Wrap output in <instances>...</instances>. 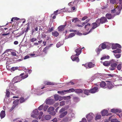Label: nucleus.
<instances>
[{"label": "nucleus", "mask_w": 122, "mask_h": 122, "mask_svg": "<svg viewBox=\"0 0 122 122\" xmlns=\"http://www.w3.org/2000/svg\"><path fill=\"white\" fill-rule=\"evenodd\" d=\"M113 76V74H95L94 76L92 77V80H93L96 78L102 79V80H105L106 78L108 77V76Z\"/></svg>", "instance_id": "1"}, {"label": "nucleus", "mask_w": 122, "mask_h": 122, "mask_svg": "<svg viewBox=\"0 0 122 122\" xmlns=\"http://www.w3.org/2000/svg\"><path fill=\"white\" fill-rule=\"evenodd\" d=\"M28 76L27 74H26L25 76H23L21 77L19 76H17L14 77L12 80V83H15L20 82L22 79H24Z\"/></svg>", "instance_id": "2"}, {"label": "nucleus", "mask_w": 122, "mask_h": 122, "mask_svg": "<svg viewBox=\"0 0 122 122\" xmlns=\"http://www.w3.org/2000/svg\"><path fill=\"white\" fill-rule=\"evenodd\" d=\"M110 66L109 70L111 71L114 70L116 68L117 65V62L115 60L112 59L111 60Z\"/></svg>", "instance_id": "3"}, {"label": "nucleus", "mask_w": 122, "mask_h": 122, "mask_svg": "<svg viewBox=\"0 0 122 122\" xmlns=\"http://www.w3.org/2000/svg\"><path fill=\"white\" fill-rule=\"evenodd\" d=\"M107 20L106 17H102L100 19H98L97 20V23H100L103 24L105 22H107Z\"/></svg>", "instance_id": "4"}, {"label": "nucleus", "mask_w": 122, "mask_h": 122, "mask_svg": "<svg viewBox=\"0 0 122 122\" xmlns=\"http://www.w3.org/2000/svg\"><path fill=\"white\" fill-rule=\"evenodd\" d=\"M100 24L98 23H97V21L96 22L93 23L92 24V28L90 29V30L88 32H87L86 34H88L90 32L92 31L93 30L97 28V27L99 26Z\"/></svg>", "instance_id": "5"}, {"label": "nucleus", "mask_w": 122, "mask_h": 122, "mask_svg": "<svg viewBox=\"0 0 122 122\" xmlns=\"http://www.w3.org/2000/svg\"><path fill=\"white\" fill-rule=\"evenodd\" d=\"M39 114V113L38 110L36 109L33 111L31 116L34 118L37 119L38 118L37 116Z\"/></svg>", "instance_id": "6"}, {"label": "nucleus", "mask_w": 122, "mask_h": 122, "mask_svg": "<svg viewBox=\"0 0 122 122\" xmlns=\"http://www.w3.org/2000/svg\"><path fill=\"white\" fill-rule=\"evenodd\" d=\"M94 116V114L92 112H91L89 113L86 116V117L87 119L88 122H91V121L93 118Z\"/></svg>", "instance_id": "7"}, {"label": "nucleus", "mask_w": 122, "mask_h": 122, "mask_svg": "<svg viewBox=\"0 0 122 122\" xmlns=\"http://www.w3.org/2000/svg\"><path fill=\"white\" fill-rule=\"evenodd\" d=\"M82 66H84L87 68H91L94 66L95 65L92 62H89L88 63L85 64H83Z\"/></svg>", "instance_id": "8"}, {"label": "nucleus", "mask_w": 122, "mask_h": 122, "mask_svg": "<svg viewBox=\"0 0 122 122\" xmlns=\"http://www.w3.org/2000/svg\"><path fill=\"white\" fill-rule=\"evenodd\" d=\"M55 101H57L59 100L60 101L63 99V97L57 94H56L54 96Z\"/></svg>", "instance_id": "9"}, {"label": "nucleus", "mask_w": 122, "mask_h": 122, "mask_svg": "<svg viewBox=\"0 0 122 122\" xmlns=\"http://www.w3.org/2000/svg\"><path fill=\"white\" fill-rule=\"evenodd\" d=\"M45 102L47 104H52L54 103V101L53 99H49L46 100Z\"/></svg>", "instance_id": "10"}, {"label": "nucleus", "mask_w": 122, "mask_h": 122, "mask_svg": "<svg viewBox=\"0 0 122 122\" xmlns=\"http://www.w3.org/2000/svg\"><path fill=\"white\" fill-rule=\"evenodd\" d=\"M117 48H121V46L119 44L117 43L112 44V49H115Z\"/></svg>", "instance_id": "11"}, {"label": "nucleus", "mask_w": 122, "mask_h": 122, "mask_svg": "<svg viewBox=\"0 0 122 122\" xmlns=\"http://www.w3.org/2000/svg\"><path fill=\"white\" fill-rule=\"evenodd\" d=\"M13 84V83H10L9 85V88L11 90L15 91L17 90V88L16 87L14 86Z\"/></svg>", "instance_id": "12"}, {"label": "nucleus", "mask_w": 122, "mask_h": 122, "mask_svg": "<svg viewBox=\"0 0 122 122\" xmlns=\"http://www.w3.org/2000/svg\"><path fill=\"white\" fill-rule=\"evenodd\" d=\"M75 51L76 53L75 55L76 56H78L81 52V49L79 47L77 48L75 50Z\"/></svg>", "instance_id": "13"}, {"label": "nucleus", "mask_w": 122, "mask_h": 122, "mask_svg": "<svg viewBox=\"0 0 122 122\" xmlns=\"http://www.w3.org/2000/svg\"><path fill=\"white\" fill-rule=\"evenodd\" d=\"M44 118L46 120H48L50 119L51 118V116L49 115H43L42 117L41 120L43 121V118Z\"/></svg>", "instance_id": "14"}, {"label": "nucleus", "mask_w": 122, "mask_h": 122, "mask_svg": "<svg viewBox=\"0 0 122 122\" xmlns=\"http://www.w3.org/2000/svg\"><path fill=\"white\" fill-rule=\"evenodd\" d=\"M98 88L97 87L91 89L90 90V92L92 93H94L97 92L98 91Z\"/></svg>", "instance_id": "15"}, {"label": "nucleus", "mask_w": 122, "mask_h": 122, "mask_svg": "<svg viewBox=\"0 0 122 122\" xmlns=\"http://www.w3.org/2000/svg\"><path fill=\"white\" fill-rule=\"evenodd\" d=\"M111 112L115 113H116L117 112H122V110L121 109H112L111 110Z\"/></svg>", "instance_id": "16"}, {"label": "nucleus", "mask_w": 122, "mask_h": 122, "mask_svg": "<svg viewBox=\"0 0 122 122\" xmlns=\"http://www.w3.org/2000/svg\"><path fill=\"white\" fill-rule=\"evenodd\" d=\"M71 58L73 61H75L77 62H78L79 61V59L78 57H76L75 55H72L71 57Z\"/></svg>", "instance_id": "17"}, {"label": "nucleus", "mask_w": 122, "mask_h": 122, "mask_svg": "<svg viewBox=\"0 0 122 122\" xmlns=\"http://www.w3.org/2000/svg\"><path fill=\"white\" fill-rule=\"evenodd\" d=\"M115 15V14L114 15H112L111 14L107 13L106 14V16L108 19H110L113 18Z\"/></svg>", "instance_id": "18"}, {"label": "nucleus", "mask_w": 122, "mask_h": 122, "mask_svg": "<svg viewBox=\"0 0 122 122\" xmlns=\"http://www.w3.org/2000/svg\"><path fill=\"white\" fill-rule=\"evenodd\" d=\"M78 0H74V2H70L68 4V5L70 6L75 5L78 3Z\"/></svg>", "instance_id": "19"}, {"label": "nucleus", "mask_w": 122, "mask_h": 122, "mask_svg": "<svg viewBox=\"0 0 122 122\" xmlns=\"http://www.w3.org/2000/svg\"><path fill=\"white\" fill-rule=\"evenodd\" d=\"M113 83L111 82L108 83L107 85V87L109 89H111L114 86Z\"/></svg>", "instance_id": "20"}, {"label": "nucleus", "mask_w": 122, "mask_h": 122, "mask_svg": "<svg viewBox=\"0 0 122 122\" xmlns=\"http://www.w3.org/2000/svg\"><path fill=\"white\" fill-rule=\"evenodd\" d=\"M102 115V116H104L107 114L108 111L107 110L104 109L101 112Z\"/></svg>", "instance_id": "21"}, {"label": "nucleus", "mask_w": 122, "mask_h": 122, "mask_svg": "<svg viewBox=\"0 0 122 122\" xmlns=\"http://www.w3.org/2000/svg\"><path fill=\"white\" fill-rule=\"evenodd\" d=\"M75 33H71L69 34L68 36H66L65 39H67L68 38H71L74 36L75 35Z\"/></svg>", "instance_id": "22"}, {"label": "nucleus", "mask_w": 122, "mask_h": 122, "mask_svg": "<svg viewBox=\"0 0 122 122\" xmlns=\"http://www.w3.org/2000/svg\"><path fill=\"white\" fill-rule=\"evenodd\" d=\"M0 116L1 119H2L4 118L5 116V111H2L0 113Z\"/></svg>", "instance_id": "23"}, {"label": "nucleus", "mask_w": 122, "mask_h": 122, "mask_svg": "<svg viewBox=\"0 0 122 122\" xmlns=\"http://www.w3.org/2000/svg\"><path fill=\"white\" fill-rule=\"evenodd\" d=\"M100 86L102 88H106V83L104 81H102L100 83Z\"/></svg>", "instance_id": "24"}, {"label": "nucleus", "mask_w": 122, "mask_h": 122, "mask_svg": "<svg viewBox=\"0 0 122 122\" xmlns=\"http://www.w3.org/2000/svg\"><path fill=\"white\" fill-rule=\"evenodd\" d=\"M66 25H62L59 26L58 28L59 31H63L65 27L66 26Z\"/></svg>", "instance_id": "25"}, {"label": "nucleus", "mask_w": 122, "mask_h": 122, "mask_svg": "<svg viewBox=\"0 0 122 122\" xmlns=\"http://www.w3.org/2000/svg\"><path fill=\"white\" fill-rule=\"evenodd\" d=\"M57 93L61 95H64L67 93L66 90L64 91H58L57 92Z\"/></svg>", "instance_id": "26"}, {"label": "nucleus", "mask_w": 122, "mask_h": 122, "mask_svg": "<svg viewBox=\"0 0 122 122\" xmlns=\"http://www.w3.org/2000/svg\"><path fill=\"white\" fill-rule=\"evenodd\" d=\"M83 92H84L85 94L87 95H89V93H90V90H88L86 89H83Z\"/></svg>", "instance_id": "27"}, {"label": "nucleus", "mask_w": 122, "mask_h": 122, "mask_svg": "<svg viewBox=\"0 0 122 122\" xmlns=\"http://www.w3.org/2000/svg\"><path fill=\"white\" fill-rule=\"evenodd\" d=\"M45 84L47 85H49L51 86H53L54 85V83L53 82H51L49 81H45L44 82Z\"/></svg>", "instance_id": "28"}, {"label": "nucleus", "mask_w": 122, "mask_h": 122, "mask_svg": "<svg viewBox=\"0 0 122 122\" xmlns=\"http://www.w3.org/2000/svg\"><path fill=\"white\" fill-rule=\"evenodd\" d=\"M83 92V90L81 89H75V92L78 94H80Z\"/></svg>", "instance_id": "29"}, {"label": "nucleus", "mask_w": 122, "mask_h": 122, "mask_svg": "<svg viewBox=\"0 0 122 122\" xmlns=\"http://www.w3.org/2000/svg\"><path fill=\"white\" fill-rule=\"evenodd\" d=\"M111 60L109 61H106L103 63V65L106 66H109L111 63Z\"/></svg>", "instance_id": "30"}, {"label": "nucleus", "mask_w": 122, "mask_h": 122, "mask_svg": "<svg viewBox=\"0 0 122 122\" xmlns=\"http://www.w3.org/2000/svg\"><path fill=\"white\" fill-rule=\"evenodd\" d=\"M28 98V97L25 98V99L23 97H21L19 99L20 102V103H22L25 102Z\"/></svg>", "instance_id": "31"}, {"label": "nucleus", "mask_w": 122, "mask_h": 122, "mask_svg": "<svg viewBox=\"0 0 122 122\" xmlns=\"http://www.w3.org/2000/svg\"><path fill=\"white\" fill-rule=\"evenodd\" d=\"M67 113V111H65L62 113L59 116V117L61 118H63L66 115Z\"/></svg>", "instance_id": "32"}, {"label": "nucleus", "mask_w": 122, "mask_h": 122, "mask_svg": "<svg viewBox=\"0 0 122 122\" xmlns=\"http://www.w3.org/2000/svg\"><path fill=\"white\" fill-rule=\"evenodd\" d=\"M59 34V33L56 31H55L52 32V35L56 37H57Z\"/></svg>", "instance_id": "33"}, {"label": "nucleus", "mask_w": 122, "mask_h": 122, "mask_svg": "<svg viewBox=\"0 0 122 122\" xmlns=\"http://www.w3.org/2000/svg\"><path fill=\"white\" fill-rule=\"evenodd\" d=\"M111 11V12L113 13H114L115 12H116L117 14L116 15H117L118 14H117L118 13V9L117 8H116V9H113Z\"/></svg>", "instance_id": "34"}, {"label": "nucleus", "mask_w": 122, "mask_h": 122, "mask_svg": "<svg viewBox=\"0 0 122 122\" xmlns=\"http://www.w3.org/2000/svg\"><path fill=\"white\" fill-rule=\"evenodd\" d=\"M101 117V116L100 115L97 114L96 116L95 119L96 120H99Z\"/></svg>", "instance_id": "35"}, {"label": "nucleus", "mask_w": 122, "mask_h": 122, "mask_svg": "<svg viewBox=\"0 0 122 122\" xmlns=\"http://www.w3.org/2000/svg\"><path fill=\"white\" fill-rule=\"evenodd\" d=\"M107 44H108V43H106L102 44L101 46L102 48L103 49H104L106 48V46H107Z\"/></svg>", "instance_id": "36"}, {"label": "nucleus", "mask_w": 122, "mask_h": 122, "mask_svg": "<svg viewBox=\"0 0 122 122\" xmlns=\"http://www.w3.org/2000/svg\"><path fill=\"white\" fill-rule=\"evenodd\" d=\"M63 42L62 41L59 42L56 45V46L58 48L61 45H63Z\"/></svg>", "instance_id": "37"}, {"label": "nucleus", "mask_w": 122, "mask_h": 122, "mask_svg": "<svg viewBox=\"0 0 122 122\" xmlns=\"http://www.w3.org/2000/svg\"><path fill=\"white\" fill-rule=\"evenodd\" d=\"M66 90L67 93L69 92H75V89L73 88H71Z\"/></svg>", "instance_id": "38"}, {"label": "nucleus", "mask_w": 122, "mask_h": 122, "mask_svg": "<svg viewBox=\"0 0 122 122\" xmlns=\"http://www.w3.org/2000/svg\"><path fill=\"white\" fill-rule=\"evenodd\" d=\"M109 58L110 57L108 55L107 56H104L101 58V60H103L105 59H109Z\"/></svg>", "instance_id": "39"}, {"label": "nucleus", "mask_w": 122, "mask_h": 122, "mask_svg": "<svg viewBox=\"0 0 122 122\" xmlns=\"http://www.w3.org/2000/svg\"><path fill=\"white\" fill-rule=\"evenodd\" d=\"M91 25L88 23L85 26V28L87 30H88L89 28L90 27Z\"/></svg>", "instance_id": "40"}, {"label": "nucleus", "mask_w": 122, "mask_h": 122, "mask_svg": "<svg viewBox=\"0 0 122 122\" xmlns=\"http://www.w3.org/2000/svg\"><path fill=\"white\" fill-rule=\"evenodd\" d=\"M70 97L69 96L66 97H65L64 99V100H67V101L69 102L70 103Z\"/></svg>", "instance_id": "41"}, {"label": "nucleus", "mask_w": 122, "mask_h": 122, "mask_svg": "<svg viewBox=\"0 0 122 122\" xmlns=\"http://www.w3.org/2000/svg\"><path fill=\"white\" fill-rule=\"evenodd\" d=\"M113 53H119L121 52V50L120 49L118 48L117 50L113 51Z\"/></svg>", "instance_id": "42"}, {"label": "nucleus", "mask_w": 122, "mask_h": 122, "mask_svg": "<svg viewBox=\"0 0 122 122\" xmlns=\"http://www.w3.org/2000/svg\"><path fill=\"white\" fill-rule=\"evenodd\" d=\"M54 110V108L53 107H50L48 109L47 112H50L51 111H53Z\"/></svg>", "instance_id": "43"}, {"label": "nucleus", "mask_w": 122, "mask_h": 122, "mask_svg": "<svg viewBox=\"0 0 122 122\" xmlns=\"http://www.w3.org/2000/svg\"><path fill=\"white\" fill-rule=\"evenodd\" d=\"M9 90L8 89L6 90V96L8 97H9L10 94V92H9Z\"/></svg>", "instance_id": "44"}, {"label": "nucleus", "mask_w": 122, "mask_h": 122, "mask_svg": "<svg viewBox=\"0 0 122 122\" xmlns=\"http://www.w3.org/2000/svg\"><path fill=\"white\" fill-rule=\"evenodd\" d=\"M19 100L18 99H17L15 101H14L13 102V104H14V105H15V106H16L18 104V103Z\"/></svg>", "instance_id": "45"}, {"label": "nucleus", "mask_w": 122, "mask_h": 122, "mask_svg": "<svg viewBox=\"0 0 122 122\" xmlns=\"http://www.w3.org/2000/svg\"><path fill=\"white\" fill-rule=\"evenodd\" d=\"M43 109L44 111H46L48 108V106L47 105L43 104Z\"/></svg>", "instance_id": "46"}, {"label": "nucleus", "mask_w": 122, "mask_h": 122, "mask_svg": "<svg viewBox=\"0 0 122 122\" xmlns=\"http://www.w3.org/2000/svg\"><path fill=\"white\" fill-rule=\"evenodd\" d=\"M106 43H108V44H107V46H106V48L108 49H110L111 48V46H112V44L108 42H106Z\"/></svg>", "instance_id": "47"}, {"label": "nucleus", "mask_w": 122, "mask_h": 122, "mask_svg": "<svg viewBox=\"0 0 122 122\" xmlns=\"http://www.w3.org/2000/svg\"><path fill=\"white\" fill-rule=\"evenodd\" d=\"M117 8H118V13L117 14H119L120 12L121 9H122V4L121 5V6H119Z\"/></svg>", "instance_id": "48"}, {"label": "nucleus", "mask_w": 122, "mask_h": 122, "mask_svg": "<svg viewBox=\"0 0 122 122\" xmlns=\"http://www.w3.org/2000/svg\"><path fill=\"white\" fill-rule=\"evenodd\" d=\"M64 9V8H63L61 9V10H60L59 9H58L57 10H56V11H54V15H57V13L58 12V11H62Z\"/></svg>", "instance_id": "49"}, {"label": "nucleus", "mask_w": 122, "mask_h": 122, "mask_svg": "<svg viewBox=\"0 0 122 122\" xmlns=\"http://www.w3.org/2000/svg\"><path fill=\"white\" fill-rule=\"evenodd\" d=\"M79 20L76 18H74L72 19V21L74 23H75L78 21Z\"/></svg>", "instance_id": "50"}, {"label": "nucleus", "mask_w": 122, "mask_h": 122, "mask_svg": "<svg viewBox=\"0 0 122 122\" xmlns=\"http://www.w3.org/2000/svg\"><path fill=\"white\" fill-rule=\"evenodd\" d=\"M73 99L75 102H78L80 100L78 98L76 97H73Z\"/></svg>", "instance_id": "51"}, {"label": "nucleus", "mask_w": 122, "mask_h": 122, "mask_svg": "<svg viewBox=\"0 0 122 122\" xmlns=\"http://www.w3.org/2000/svg\"><path fill=\"white\" fill-rule=\"evenodd\" d=\"M110 3L114 4L116 3V0H110Z\"/></svg>", "instance_id": "52"}, {"label": "nucleus", "mask_w": 122, "mask_h": 122, "mask_svg": "<svg viewBox=\"0 0 122 122\" xmlns=\"http://www.w3.org/2000/svg\"><path fill=\"white\" fill-rule=\"evenodd\" d=\"M111 122H120L118 121L117 119H112L111 120Z\"/></svg>", "instance_id": "53"}, {"label": "nucleus", "mask_w": 122, "mask_h": 122, "mask_svg": "<svg viewBox=\"0 0 122 122\" xmlns=\"http://www.w3.org/2000/svg\"><path fill=\"white\" fill-rule=\"evenodd\" d=\"M121 64H119L118 65L117 68L118 70H121Z\"/></svg>", "instance_id": "54"}, {"label": "nucleus", "mask_w": 122, "mask_h": 122, "mask_svg": "<svg viewBox=\"0 0 122 122\" xmlns=\"http://www.w3.org/2000/svg\"><path fill=\"white\" fill-rule=\"evenodd\" d=\"M44 106L43 104L40 106L38 108V110L40 111L42 110V109H43V107Z\"/></svg>", "instance_id": "55"}, {"label": "nucleus", "mask_w": 122, "mask_h": 122, "mask_svg": "<svg viewBox=\"0 0 122 122\" xmlns=\"http://www.w3.org/2000/svg\"><path fill=\"white\" fill-rule=\"evenodd\" d=\"M43 112H40L39 113V116L38 117L39 118V119H41L42 116L43 114Z\"/></svg>", "instance_id": "56"}, {"label": "nucleus", "mask_w": 122, "mask_h": 122, "mask_svg": "<svg viewBox=\"0 0 122 122\" xmlns=\"http://www.w3.org/2000/svg\"><path fill=\"white\" fill-rule=\"evenodd\" d=\"M114 55L115 57L117 58H119L121 56V55L120 54H117L116 53H114Z\"/></svg>", "instance_id": "57"}, {"label": "nucleus", "mask_w": 122, "mask_h": 122, "mask_svg": "<svg viewBox=\"0 0 122 122\" xmlns=\"http://www.w3.org/2000/svg\"><path fill=\"white\" fill-rule=\"evenodd\" d=\"M60 106H63L65 104V101H62L60 102Z\"/></svg>", "instance_id": "58"}, {"label": "nucleus", "mask_w": 122, "mask_h": 122, "mask_svg": "<svg viewBox=\"0 0 122 122\" xmlns=\"http://www.w3.org/2000/svg\"><path fill=\"white\" fill-rule=\"evenodd\" d=\"M37 40L36 38H34L31 39L30 41L31 42H34L36 41Z\"/></svg>", "instance_id": "59"}, {"label": "nucleus", "mask_w": 122, "mask_h": 122, "mask_svg": "<svg viewBox=\"0 0 122 122\" xmlns=\"http://www.w3.org/2000/svg\"><path fill=\"white\" fill-rule=\"evenodd\" d=\"M36 90L37 91V92L36 93L38 95H40L42 94V92H40V90H39V89H37Z\"/></svg>", "instance_id": "60"}, {"label": "nucleus", "mask_w": 122, "mask_h": 122, "mask_svg": "<svg viewBox=\"0 0 122 122\" xmlns=\"http://www.w3.org/2000/svg\"><path fill=\"white\" fill-rule=\"evenodd\" d=\"M48 47H45L43 50V53H44L45 54H46L47 53V52L46 51H46V50L48 49Z\"/></svg>", "instance_id": "61"}, {"label": "nucleus", "mask_w": 122, "mask_h": 122, "mask_svg": "<svg viewBox=\"0 0 122 122\" xmlns=\"http://www.w3.org/2000/svg\"><path fill=\"white\" fill-rule=\"evenodd\" d=\"M18 67H13L11 68V70H12L14 71L15 70H17L18 69Z\"/></svg>", "instance_id": "62"}, {"label": "nucleus", "mask_w": 122, "mask_h": 122, "mask_svg": "<svg viewBox=\"0 0 122 122\" xmlns=\"http://www.w3.org/2000/svg\"><path fill=\"white\" fill-rule=\"evenodd\" d=\"M63 121L65 122L68 121H70L67 117H66L63 119Z\"/></svg>", "instance_id": "63"}, {"label": "nucleus", "mask_w": 122, "mask_h": 122, "mask_svg": "<svg viewBox=\"0 0 122 122\" xmlns=\"http://www.w3.org/2000/svg\"><path fill=\"white\" fill-rule=\"evenodd\" d=\"M82 121H80V122H86V119L85 118H83L82 119Z\"/></svg>", "instance_id": "64"}]
</instances>
